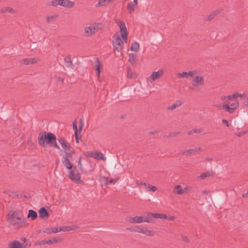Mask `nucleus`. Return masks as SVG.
I'll return each mask as SVG.
<instances>
[{"instance_id": "51", "label": "nucleus", "mask_w": 248, "mask_h": 248, "mask_svg": "<svg viewBox=\"0 0 248 248\" xmlns=\"http://www.w3.org/2000/svg\"><path fill=\"white\" fill-rule=\"evenodd\" d=\"M220 99L222 101H228V99H227V97L226 95H222L220 97Z\"/></svg>"}, {"instance_id": "64", "label": "nucleus", "mask_w": 248, "mask_h": 248, "mask_svg": "<svg viewBox=\"0 0 248 248\" xmlns=\"http://www.w3.org/2000/svg\"><path fill=\"white\" fill-rule=\"evenodd\" d=\"M46 232H51V228L47 229Z\"/></svg>"}, {"instance_id": "61", "label": "nucleus", "mask_w": 248, "mask_h": 248, "mask_svg": "<svg viewBox=\"0 0 248 248\" xmlns=\"http://www.w3.org/2000/svg\"><path fill=\"white\" fill-rule=\"evenodd\" d=\"M75 135L76 142L78 143V133H77V135Z\"/></svg>"}, {"instance_id": "53", "label": "nucleus", "mask_w": 248, "mask_h": 248, "mask_svg": "<svg viewBox=\"0 0 248 248\" xmlns=\"http://www.w3.org/2000/svg\"><path fill=\"white\" fill-rule=\"evenodd\" d=\"M222 123L224 124H225L227 127H229V126H230L229 124L226 120L223 119L222 120Z\"/></svg>"}, {"instance_id": "22", "label": "nucleus", "mask_w": 248, "mask_h": 248, "mask_svg": "<svg viewBox=\"0 0 248 248\" xmlns=\"http://www.w3.org/2000/svg\"><path fill=\"white\" fill-rule=\"evenodd\" d=\"M9 248H22V244L18 241H14L8 245Z\"/></svg>"}, {"instance_id": "19", "label": "nucleus", "mask_w": 248, "mask_h": 248, "mask_svg": "<svg viewBox=\"0 0 248 248\" xmlns=\"http://www.w3.org/2000/svg\"><path fill=\"white\" fill-rule=\"evenodd\" d=\"M138 5V0L137 1L134 0L133 2H130L127 5V9L128 10L129 13H132L135 10V8L137 7Z\"/></svg>"}, {"instance_id": "62", "label": "nucleus", "mask_w": 248, "mask_h": 248, "mask_svg": "<svg viewBox=\"0 0 248 248\" xmlns=\"http://www.w3.org/2000/svg\"><path fill=\"white\" fill-rule=\"evenodd\" d=\"M157 132V131H155L150 132V134L151 135H153V134H155Z\"/></svg>"}, {"instance_id": "14", "label": "nucleus", "mask_w": 248, "mask_h": 248, "mask_svg": "<svg viewBox=\"0 0 248 248\" xmlns=\"http://www.w3.org/2000/svg\"><path fill=\"white\" fill-rule=\"evenodd\" d=\"M201 150V148L200 147H196L193 149H189L187 150H185L183 151L181 153V155H185V156H188L190 155H193L196 152L200 151Z\"/></svg>"}, {"instance_id": "57", "label": "nucleus", "mask_w": 248, "mask_h": 248, "mask_svg": "<svg viewBox=\"0 0 248 248\" xmlns=\"http://www.w3.org/2000/svg\"><path fill=\"white\" fill-rule=\"evenodd\" d=\"M226 96L227 97V99L228 101L232 99V95H226Z\"/></svg>"}, {"instance_id": "55", "label": "nucleus", "mask_w": 248, "mask_h": 248, "mask_svg": "<svg viewBox=\"0 0 248 248\" xmlns=\"http://www.w3.org/2000/svg\"><path fill=\"white\" fill-rule=\"evenodd\" d=\"M242 197L244 198L248 197V191L246 193H243L242 194Z\"/></svg>"}, {"instance_id": "41", "label": "nucleus", "mask_w": 248, "mask_h": 248, "mask_svg": "<svg viewBox=\"0 0 248 248\" xmlns=\"http://www.w3.org/2000/svg\"><path fill=\"white\" fill-rule=\"evenodd\" d=\"M144 185L147 187V190L155 192L157 190L156 187L155 186H152L149 184L147 185L146 183L144 184Z\"/></svg>"}, {"instance_id": "56", "label": "nucleus", "mask_w": 248, "mask_h": 248, "mask_svg": "<svg viewBox=\"0 0 248 248\" xmlns=\"http://www.w3.org/2000/svg\"><path fill=\"white\" fill-rule=\"evenodd\" d=\"M167 218H167V219L169 220H173L174 219V217L170 216L169 217H167Z\"/></svg>"}, {"instance_id": "36", "label": "nucleus", "mask_w": 248, "mask_h": 248, "mask_svg": "<svg viewBox=\"0 0 248 248\" xmlns=\"http://www.w3.org/2000/svg\"><path fill=\"white\" fill-rule=\"evenodd\" d=\"M102 179L103 182L105 183L106 185H108L109 184H115L117 182V180L114 179H110L108 180V178L106 177H103Z\"/></svg>"}, {"instance_id": "38", "label": "nucleus", "mask_w": 248, "mask_h": 248, "mask_svg": "<svg viewBox=\"0 0 248 248\" xmlns=\"http://www.w3.org/2000/svg\"><path fill=\"white\" fill-rule=\"evenodd\" d=\"M62 241V239L59 237H54L52 239L47 240L48 244H56Z\"/></svg>"}, {"instance_id": "49", "label": "nucleus", "mask_w": 248, "mask_h": 248, "mask_svg": "<svg viewBox=\"0 0 248 248\" xmlns=\"http://www.w3.org/2000/svg\"><path fill=\"white\" fill-rule=\"evenodd\" d=\"M37 244L39 245H43L48 244L47 240H43L41 241L38 242L37 243Z\"/></svg>"}, {"instance_id": "28", "label": "nucleus", "mask_w": 248, "mask_h": 248, "mask_svg": "<svg viewBox=\"0 0 248 248\" xmlns=\"http://www.w3.org/2000/svg\"><path fill=\"white\" fill-rule=\"evenodd\" d=\"M112 0H99L98 3L95 5L96 7L104 6L108 4Z\"/></svg>"}, {"instance_id": "10", "label": "nucleus", "mask_w": 248, "mask_h": 248, "mask_svg": "<svg viewBox=\"0 0 248 248\" xmlns=\"http://www.w3.org/2000/svg\"><path fill=\"white\" fill-rule=\"evenodd\" d=\"M194 86H202L204 84V78L203 76H197L194 77L192 80Z\"/></svg>"}, {"instance_id": "59", "label": "nucleus", "mask_w": 248, "mask_h": 248, "mask_svg": "<svg viewBox=\"0 0 248 248\" xmlns=\"http://www.w3.org/2000/svg\"><path fill=\"white\" fill-rule=\"evenodd\" d=\"M21 240L23 242H25L26 241V238L25 237H22L21 238Z\"/></svg>"}, {"instance_id": "7", "label": "nucleus", "mask_w": 248, "mask_h": 248, "mask_svg": "<svg viewBox=\"0 0 248 248\" xmlns=\"http://www.w3.org/2000/svg\"><path fill=\"white\" fill-rule=\"evenodd\" d=\"M164 74V70L162 69H159L157 71H153L151 75L147 78L146 80L148 82L152 83L161 78Z\"/></svg>"}, {"instance_id": "54", "label": "nucleus", "mask_w": 248, "mask_h": 248, "mask_svg": "<svg viewBox=\"0 0 248 248\" xmlns=\"http://www.w3.org/2000/svg\"><path fill=\"white\" fill-rule=\"evenodd\" d=\"M209 192H210V191L208 190H203L202 191V194H203L204 195L208 194Z\"/></svg>"}, {"instance_id": "42", "label": "nucleus", "mask_w": 248, "mask_h": 248, "mask_svg": "<svg viewBox=\"0 0 248 248\" xmlns=\"http://www.w3.org/2000/svg\"><path fill=\"white\" fill-rule=\"evenodd\" d=\"M68 151H64L65 155L62 157V159H68L71 160L72 158V153L68 152Z\"/></svg>"}, {"instance_id": "17", "label": "nucleus", "mask_w": 248, "mask_h": 248, "mask_svg": "<svg viewBox=\"0 0 248 248\" xmlns=\"http://www.w3.org/2000/svg\"><path fill=\"white\" fill-rule=\"evenodd\" d=\"M221 11V10L218 9L211 12L209 15H208L205 18V20L206 21H210L212 20L216 16L218 15Z\"/></svg>"}, {"instance_id": "12", "label": "nucleus", "mask_w": 248, "mask_h": 248, "mask_svg": "<svg viewBox=\"0 0 248 248\" xmlns=\"http://www.w3.org/2000/svg\"><path fill=\"white\" fill-rule=\"evenodd\" d=\"M58 141L61 144L62 147L64 150V151L70 150L71 144L67 141L62 138L59 139Z\"/></svg>"}, {"instance_id": "60", "label": "nucleus", "mask_w": 248, "mask_h": 248, "mask_svg": "<svg viewBox=\"0 0 248 248\" xmlns=\"http://www.w3.org/2000/svg\"><path fill=\"white\" fill-rule=\"evenodd\" d=\"M182 239L185 241L187 242L188 241V238L186 236H183Z\"/></svg>"}, {"instance_id": "48", "label": "nucleus", "mask_w": 248, "mask_h": 248, "mask_svg": "<svg viewBox=\"0 0 248 248\" xmlns=\"http://www.w3.org/2000/svg\"><path fill=\"white\" fill-rule=\"evenodd\" d=\"M129 58L128 61L131 63H133L134 62V60H135L134 55L132 54H129Z\"/></svg>"}, {"instance_id": "37", "label": "nucleus", "mask_w": 248, "mask_h": 248, "mask_svg": "<svg viewBox=\"0 0 248 248\" xmlns=\"http://www.w3.org/2000/svg\"><path fill=\"white\" fill-rule=\"evenodd\" d=\"M213 173L211 171H207L206 172L203 173L198 176L201 179H203L207 177L213 176Z\"/></svg>"}, {"instance_id": "46", "label": "nucleus", "mask_w": 248, "mask_h": 248, "mask_svg": "<svg viewBox=\"0 0 248 248\" xmlns=\"http://www.w3.org/2000/svg\"><path fill=\"white\" fill-rule=\"evenodd\" d=\"M20 62L22 64L24 65L30 64V58L22 59Z\"/></svg>"}, {"instance_id": "27", "label": "nucleus", "mask_w": 248, "mask_h": 248, "mask_svg": "<svg viewBox=\"0 0 248 248\" xmlns=\"http://www.w3.org/2000/svg\"><path fill=\"white\" fill-rule=\"evenodd\" d=\"M182 103L180 101H177L174 103L172 104L171 106H169L167 109L168 110H172L175 109L177 108L180 107L182 105Z\"/></svg>"}, {"instance_id": "39", "label": "nucleus", "mask_w": 248, "mask_h": 248, "mask_svg": "<svg viewBox=\"0 0 248 248\" xmlns=\"http://www.w3.org/2000/svg\"><path fill=\"white\" fill-rule=\"evenodd\" d=\"M76 228L77 227L75 226H69L62 227V231L63 232H68L72 230H75Z\"/></svg>"}, {"instance_id": "40", "label": "nucleus", "mask_w": 248, "mask_h": 248, "mask_svg": "<svg viewBox=\"0 0 248 248\" xmlns=\"http://www.w3.org/2000/svg\"><path fill=\"white\" fill-rule=\"evenodd\" d=\"M61 231H62V227H53L51 228V232H46L47 233H57L60 232Z\"/></svg>"}, {"instance_id": "13", "label": "nucleus", "mask_w": 248, "mask_h": 248, "mask_svg": "<svg viewBox=\"0 0 248 248\" xmlns=\"http://www.w3.org/2000/svg\"><path fill=\"white\" fill-rule=\"evenodd\" d=\"M196 73L195 71H189V72H183L177 74V77L179 78H188L189 77H193Z\"/></svg>"}, {"instance_id": "16", "label": "nucleus", "mask_w": 248, "mask_h": 248, "mask_svg": "<svg viewBox=\"0 0 248 248\" xmlns=\"http://www.w3.org/2000/svg\"><path fill=\"white\" fill-rule=\"evenodd\" d=\"M8 13L10 14H14L16 13V11L10 6L2 7L0 8V14H6Z\"/></svg>"}, {"instance_id": "25", "label": "nucleus", "mask_w": 248, "mask_h": 248, "mask_svg": "<svg viewBox=\"0 0 248 248\" xmlns=\"http://www.w3.org/2000/svg\"><path fill=\"white\" fill-rule=\"evenodd\" d=\"M27 217L31 218V220H34L37 217V214L33 210H29Z\"/></svg>"}, {"instance_id": "1", "label": "nucleus", "mask_w": 248, "mask_h": 248, "mask_svg": "<svg viewBox=\"0 0 248 248\" xmlns=\"http://www.w3.org/2000/svg\"><path fill=\"white\" fill-rule=\"evenodd\" d=\"M6 218L11 225L17 229L23 227L26 221V219L22 213L13 210L8 212Z\"/></svg>"}, {"instance_id": "23", "label": "nucleus", "mask_w": 248, "mask_h": 248, "mask_svg": "<svg viewBox=\"0 0 248 248\" xmlns=\"http://www.w3.org/2000/svg\"><path fill=\"white\" fill-rule=\"evenodd\" d=\"M62 163L68 170H71L73 168L70 160H68V159H62Z\"/></svg>"}, {"instance_id": "33", "label": "nucleus", "mask_w": 248, "mask_h": 248, "mask_svg": "<svg viewBox=\"0 0 248 248\" xmlns=\"http://www.w3.org/2000/svg\"><path fill=\"white\" fill-rule=\"evenodd\" d=\"M140 49L139 44L137 42L132 43L130 47V50L135 52H138Z\"/></svg>"}, {"instance_id": "45", "label": "nucleus", "mask_w": 248, "mask_h": 248, "mask_svg": "<svg viewBox=\"0 0 248 248\" xmlns=\"http://www.w3.org/2000/svg\"><path fill=\"white\" fill-rule=\"evenodd\" d=\"M40 61V59L38 57L31 58H30V64H34Z\"/></svg>"}, {"instance_id": "20", "label": "nucleus", "mask_w": 248, "mask_h": 248, "mask_svg": "<svg viewBox=\"0 0 248 248\" xmlns=\"http://www.w3.org/2000/svg\"><path fill=\"white\" fill-rule=\"evenodd\" d=\"M75 5V2L70 0H62V7L72 8Z\"/></svg>"}, {"instance_id": "35", "label": "nucleus", "mask_w": 248, "mask_h": 248, "mask_svg": "<svg viewBox=\"0 0 248 248\" xmlns=\"http://www.w3.org/2000/svg\"><path fill=\"white\" fill-rule=\"evenodd\" d=\"M57 15H51L47 16L46 17V20L47 23H50L53 22L57 18Z\"/></svg>"}, {"instance_id": "29", "label": "nucleus", "mask_w": 248, "mask_h": 248, "mask_svg": "<svg viewBox=\"0 0 248 248\" xmlns=\"http://www.w3.org/2000/svg\"><path fill=\"white\" fill-rule=\"evenodd\" d=\"M151 216H153V219H154V218H160V219L168 218L167 216L164 214H163L152 213Z\"/></svg>"}, {"instance_id": "18", "label": "nucleus", "mask_w": 248, "mask_h": 248, "mask_svg": "<svg viewBox=\"0 0 248 248\" xmlns=\"http://www.w3.org/2000/svg\"><path fill=\"white\" fill-rule=\"evenodd\" d=\"M152 213L148 212L143 217V222L146 223H154L155 220L153 218V216H151Z\"/></svg>"}, {"instance_id": "4", "label": "nucleus", "mask_w": 248, "mask_h": 248, "mask_svg": "<svg viewBox=\"0 0 248 248\" xmlns=\"http://www.w3.org/2000/svg\"><path fill=\"white\" fill-rule=\"evenodd\" d=\"M114 20L115 23L119 26L122 39L124 41V43H127L128 31L125 22L123 20L119 19L117 17H115Z\"/></svg>"}, {"instance_id": "11", "label": "nucleus", "mask_w": 248, "mask_h": 248, "mask_svg": "<svg viewBox=\"0 0 248 248\" xmlns=\"http://www.w3.org/2000/svg\"><path fill=\"white\" fill-rule=\"evenodd\" d=\"M93 67L96 71V74L97 76L99 77L100 74V68L101 67V64L99 61L98 58H95L94 59V61L93 63Z\"/></svg>"}, {"instance_id": "24", "label": "nucleus", "mask_w": 248, "mask_h": 248, "mask_svg": "<svg viewBox=\"0 0 248 248\" xmlns=\"http://www.w3.org/2000/svg\"><path fill=\"white\" fill-rule=\"evenodd\" d=\"M127 77L129 78L134 79L137 77L135 73H133L130 67H127Z\"/></svg>"}, {"instance_id": "3", "label": "nucleus", "mask_w": 248, "mask_h": 248, "mask_svg": "<svg viewBox=\"0 0 248 248\" xmlns=\"http://www.w3.org/2000/svg\"><path fill=\"white\" fill-rule=\"evenodd\" d=\"M102 25L98 22H93L83 29V35L85 37L92 36L102 29Z\"/></svg>"}, {"instance_id": "6", "label": "nucleus", "mask_w": 248, "mask_h": 248, "mask_svg": "<svg viewBox=\"0 0 248 248\" xmlns=\"http://www.w3.org/2000/svg\"><path fill=\"white\" fill-rule=\"evenodd\" d=\"M69 177L73 182L77 184H84L83 181L80 179V174L76 170V167H74L69 171Z\"/></svg>"}, {"instance_id": "21", "label": "nucleus", "mask_w": 248, "mask_h": 248, "mask_svg": "<svg viewBox=\"0 0 248 248\" xmlns=\"http://www.w3.org/2000/svg\"><path fill=\"white\" fill-rule=\"evenodd\" d=\"M145 228L141 227L140 226H136L133 228H127V230L132 232H136L140 233H143Z\"/></svg>"}, {"instance_id": "5", "label": "nucleus", "mask_w": 248, "mask_h": 248, "mask_svg": "<svg viewBox=\"0 0 248 248\" xmlns=\"http://www.w3.org/2000/svg\"><path fill=\"white\" fill-rule=\"evenodd\" d=\"M112 46L114 52H120L123 47L124 41L122 39L121 35L118 34H114L112 37Z\"/></svg>"}, {"instance_id": "63", "label": "nucleus", "mask_w": 248, "mask_h": 248, "mask_svg": "<svg viewBox=\"0 0 248 248\" xmlns=\"http://www.w3.org/2000/svg\"><path fill=\"white\" fill-rule=\"evenodd\" d=\"M244 95V94H239V97H242Z\"/></svg>"}, {"instance_id": "52", "label": "nucleus", "mask_w": 248, "mask_h": 248, "mask_svg": "<svg viewBox=\"0 0 248 248\" xmlns=\"http://www.w3.org/2000/svg\"><path fill=\"white\" fill-rule=\"evenodd\" d=\"M190 187L189 186H186L184 188H182L183 194L186 192L188 190H189Z\"/></svg>"}, {"instance_id": "32", "label": "nucleus", "mask_w": 248, "mask_h": 248, "mask_svg": "<svg viewBox=\"0 0 248 248\" xmlns=\"http://www.w3.org/2000/svg\"><path fill=\"white\" fill-rule=\"evenodd\" d=\"M173 192L178 195H181L183 194L182 188L180 185H176L174 186L173 189Z\"/></svg>"}, {"instance_id": "50", "label": "nucleus", "mask_w": 248, "mask_h": 248, "mask_svg": "<svg viewBox=\"0 0 248 248\" xmlns=\"http://www.w3.org/2000/svg\"><path fill=\"white\" fill-rule=\"evenodd\" d=\"M232 99H236L239 97V93H235L232 94Z\"/></svg>"}, {"instance_id": "15", "label": "nucleus", "mask_w": 248, "mask_h": 248, "mask_svg": "<svg viewBox=\"0 0 248 248\" xmlns=\"http://www.w3.org/2000/svg\"><path fill=\"white\" fill-rule=\"evenodd\" d=\"M39 217L46 219L49 217V213L45 207H41L38 211Z\"/></svg>"}, {"instance_id": "26", "label": "nucleus", "mask_w": 248, "mask_h": 248, "mask_svg": "<svg viewBox=\"0 0 248 248\" xmlns=\"http://www.w3.org/2000/svg\"><path fill=\"white\" fill-rule=\"evenodd\" d=\"M64 62L65 63V65L67 67H73V65L71 61V56L70 55L67 56L64 58Z\"/></svg>"}, {"instance_id": "30", "label": "nucleus", "mask_w": 248, "mask_h": 248, "mask_svg": "<svg viewBox=\"0 0 248 248\" xmlns=\"http://www.w3.org/2000/svg\"><path fill=\"white\" fill-rule=\"evenodd\" d=\"M143 234L146 236L153 237L155 235V232L153 230H148L145 228Z\"/></svg>"}, {"instance_id": "34", "label": "nucleus", "mask_w": 248, "mask_h": 248, "mask_svg": "<svg viewBox=\"0 0 248 248\" xmlns=\"http://www.w3.org/2000/svg\"><path fill=\"white\" fill-rule=\"evenodd\" d=\"M94 159L104 160L105 159V157L101 152H95Z\"/></svg>"}, {"instance_id": "9", "label": "nucleus", "mask_w": 248, "mask_h": 248, "mask_svg": "<svg viewBox=\"0 0 248 248\" xmlns=\"http://www.w3.org/2000/svg\"><path fill=\"white\" fill-rule=\"evenodd\" d=\"M127 222L130 223H141L143 222V216L127 217L125 218Z\"/></svg>"}, {"instance_id": "31", "label": "nucleus", "mask_w": 248, "mask_h": 248, "mask_svg": "<svg viewBox=\"0 0 248 248\" xmlns=\"http://www.w3.org/2000/svg\"><path fill=\"white\" fill-rule=\"evenodd\" d=\"M50 5L53 7L62 6V0H52L50 1Z\"/></svg>"}, {"instance_id": "2", "label": "nucleus", "mask_w": 248, "mask_h": 248, "mask_svg": "<svg viewBox=\"0 0 248 248\" xmlns=\"http://www.w3.org/2000/svg\"><path fill=\"white\" fill-rule=\"evenodd\" d=\"M38 140V144L42 147H45V144H47L58 149H60L57 143L56 136L52 133L41 132L39 134Z\"/></svg>"}, {"instance_id": "43", "label": "nucleus", "mask_w": 248, "mask_h": 248, "mask_svg": "<svg viewBox=\"0 0 248 248\" xmlns=\"http://www.w3.org/2000/svg\"><path fill=\"white\" fill-rule=\"evenodd\" d=\"M203 129L202 128L194 129L189 132V134L191 135L193 133H201L202 132Z\"/></svg>"}, {"instance_id": "8", "label": "nucleus", "mask_w": 248, "mask_h": 248, "mask_svg": "<svg viewBox=\"0 0 248 248\" xmlns=\"http://www.w3.org/2000/svg\"><path fill=\"white\" fill-rule=\"evenodd\" d=\"M239 103L238 101H235L231 104L226 103L223 105L222 108L230 113H232L238 108Z\"/></svg>"}, {"instance_id": "47", "label": "nucleus", "mask_w": 248, "mask_h": 248, "mask_svg": "<svg viewBox=\"0 0 248 248\" xmlns=\"http://www.w3.org/2000/svg\"><path fill=\"white\" fill-rule=\"evenodd\" d=\"M73 128L75 132V135H77L78 133V127L76 122H74L73 123Z\"/></svg>"}, {"instance_id": "58", "label": "nucleus", "mask_w": 248, "mask_h": 248, "mask_svg": "<svg viewBox=\"0 0 248 248\" xmlns=\"http://www.w3.org/2000/svg\"><path fill=\"white\" fill-rule=\"evenodd\" d=\"M180 133V132H175V133H173L171 134V136H177V135H178Z\"/></svg>"}, {"instance_id": "44", "label": "nucleus", "mask_w": 248, "mask_h": 248, "mask_svg": "<svg viewBox=\"0 0 248 248\" xmlns=\"http://www.w3.org/2000/svg\"><path fill=\"white\" fill-rule=\"evenodd\" d=\"M95 153V152H94L93 151H87V152L84 153V155L86 157H93L94 158Z\"/></svg>"}]
</instances>
